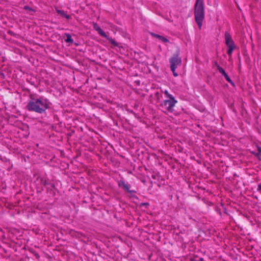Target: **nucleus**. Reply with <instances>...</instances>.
Masks as SVG:
<instances>
[{
  "label": "nucleus",
  "instance_id": "obj_15",
  "mask_svg": "<svg viewBox=\"0 0 261 261\" xmlns=\"http://www.w3.org/2000/svg\"><path fill=\"white\" fill-rule=\"evenodd\" d=\"M258 159L261 160V149H258V153L257 154Z\"/></svg>",
  "mask_w": 261,
  "mask_h": 261
},
{
  "label": "nucleus",
  "instance_id": "obj_12",
  "mask_svg": "<svg viewBox=\"0 0 261 261\" xmlns=\"http://www.w3.org/2000/svg\"><path fill=\"white\" fill-rule=\"evenodd\" d=\"M67 38L65 40L66 42L72 43L73 42V39L71 38V36L69 34H66Z\"/></svg>",
  "mask_w": 261,
  "mask_h": 261
},
{
  "label": "nucleus",
  "instance_id": "obj_1",
  "mask_svg": "<svg viewBox=\"0 0 261 261\" xmlns=\"http://www.w3.org/2000/svg\"><path fill=\"white\" fill-rule=\"evenodd\" d=\"M50 105L47 99L40 97L30 101L27 105V108L29 111L42 113L49 108Z\"/></svg>",
  "mask_w": 261,
  "mask_h": 261
},
{
  "label": "nucleus",
  "instance_id": "obj_17",
  "mask_svg": "<svg viewBox=\"0 0 261 261\" xmlns=\"http://www.w3.org/2000/svg\"><path fill=\"white\" fill-rule=\"evenodd\" d=\"M4 74L0 72V79H4Z\"/></svg>",
  "mask_w": 261,
  "mask_h": 261
},
{
  "label": "nucleus",
  "instance_id": "obj_3",
  "mask_svg": "<svg viewBox=\"0 0 261 261\" xmlns=\"http://www.w3.org/2000/svg\"><path fill=\"white\" fill-rule=\"evenodd\" d=\"M170 68L173 72L174 76L176 77L178 74L175 72L176 69L181 64V59L178 55L174 56L170 58L169 60Z\"/></svg>",
  "mask_w": 261,
  "mask_h": 261
},
{
  "label": "nucleus",
  "instance_id": "obj_5",
  "mask_svg": "<svg viewBox=\"0 0 261 261\" xmlns=\"http://www.w3.org/2000/svg\"><path fill=\"white\" fill-rule=\"evenodd\" d=\"M225 43L228 47L227 53L228 55L231 56L236 46L230 35L228 32L225 33Z\"/></svg>",
  "mask_w": 261,
  "mask_h": 261
},
{
  "label": "nucleus",
  "instance_id": "obj_16",
  "mask_svg": "<svg viewBox=\"0 0 261 261\" xmlns=\"http://www.w3.org/2000/svg\"><path fill=\"white\" fill-rule=\"evenodd\" d=\"M257 190L258 191L261 192V184L258 185Z\"/></svg>",
  "mask_w": 261,
  "mask_h": 261
},
{
  "label": "nucleus",
  "instance_id": "obj_19",
  "mask_svg": "<svg viewBox=\"0 0 261 261\" xmlns=\"http://www.w3.org/2000/svg\"><path fill=\"white\" fill-rule=\"evenodd\" d=\"M28 8L27 7H25V9H28Z\"/></svg>",
  "mask_w": 261,
  "mask_h": 261
},
{
  "label": "nucleus",
  "instance_id": "obj_2",
  "mask_svg": "<svg viewBox=\"0 0 261 261\" xmlns=\"http://www.w3.org/2000/svg\"><path fill=\"white\" fill-rule=\"evenodd\" d=\"M194 16L199 29H201L204 17V4L203 0H197L195 5Z\"/></svg>",
  "mask_w": 261,
  "mask_h": 261
},
{
  "label": "nucleus",
  "instance_id": "obj_11",
  "mask_svg": "<svg viewBox=\"0 0 261 261\" xmlns=\"http://www.w3.org/2000/svg\"><path fill=\"white\" fill-rule=\"evenodd\" d=\"M105 38H106L107 39H108L110 41V43H111L112 44L114 45L115 46L118 45L116 42L112 38L109 37L108 36H107V37H105Z\"/></svg>",
  "mask_w": 261,
  "mask_h": 261
},
{
  "label": "nucleus",
  "instance_id": "obj_13",
  "mask_svg": "<svg viewBox=\"0 0 261 261\" xmlns=\"http://www.w3.org/2000/svg\"><path fill=\"white\" fill-rule=\"evenodd\" d=\"M218 70L222 74H223L224 76L225 75H226L227 73L225 72V71H224V70L221 68V67H218Z\"/></svg>",
  "mask_w": 261,
  "mask_h": 261
},
{
  "label": "nucleus",
  "instance_id": "obj_7",
  "mask_svg": "<svg viewBox=\"0 0 261 261\" xmlns=\"http://www.w3.org/2000/svg\"><path fill=\"white\" fill-rule=\"evenodd\" d=\"M119 186L122 185L123 187L127 191H129V185L125 183L124 181L121 180L119 183Z\"/></svg>",
  "mask_w": 261,
  "mask_h": 261
},
{
  "label": "nucleus",
  "instance_id": "obj_8",
  "mask_svg": "<svg viewBox=\"0 0 261 261\" xmlns=\"http://www.w3.org/2000/svg\"><path fill=\"white\" fill-rule=\"evenodd\" d=\"M152 35L156 38H158L159 39H160L161 41H162L163 42H167L168 41V39L165 38V37L160 36L159 35L157 34H152Z\"/></svg>",
  "mask_w": 261,
  "mask_h": 261
},
{
  "label": "nucleus",
  "instance_id": "obj_10",
  "mask_svg": "<svg viewBox=\"0 0 261 261\" xmlns=\"http://www.w3.org/2000/svg\"><path fill=\"white\" fill-rule=\"evenodd\" d=\"M161 92L165 94V97L167 98L173 96L172 95L170 94L169 93V92L168 91V90H162Z\"/></svg>",
  "mask_w": 261,
  "mask_h": 261
},
{
  "label": "nucleus",
  "instance_id": "obj_4",
  "mask_svg": "<svg viewBox=\"0 0 261 261\" xmlns=\"http://www.w3.org/2000/svg\"><path fill=\"white\" fill-rule=\"evenodd\" d=\"M177 103V101L175 99V97L173 96L163 100L161 103V106L166 110L171 111Z\"/></svg>",
  "mask_w": 261,
  "mask_h": 261
},
{
  "label": "nucleus",
  "instance_id": "obj_9",
  "mask_svg": "<svg viewBox=\"0 0 261 261\" xmlns=\"http://www.w3.org/2000/svg\"><path fill=\"white\" fill-rule=\"evenodd\" d=\"M57 12L60 14V15H61L62 16L66 18L67 19H69L70 17L69 15L66 14L64 11H61V10H57Z\"/></svg>",
  "mask_w": 261,
  "mask_h": 261
},
{
  "label": "nucleus",
  "instance_id": "obj_6",
  "mask_svg": "<svg viewBox=\"0 0 261 261\" xmlns=\"http://www.w3.org/2000/svg\"><path fill=\"white\" fill-rule=\"evenodd\" d=\"M93 28L98 33L100 36L103 37H107L106 34L102 30L100 27L96 23H93Z\"/></svg>",
  "mask_w": 261,
  "mask_h": 261
},
{
  "label": "nucleus",
  "instance_id": "obj_14",
  "mask_svg": "<svg viewBox=\"0 0 261 261\" xmlns=\"http://www.w3.org/2000/svg\"><path fill=\"white\" fill-rule=\"evenodd\" d=\"M224 76L225 77L226 80L228 82L231 83L232 85H233V83H232V81L231 80V79H230V77L228 76V75L227 74L226 75H225Z\"/></svg>",
  "mask_w": 261,
  "mask_h": 261
},
{
  "label": "nucleus",
  "instance_id": "obj_18",
  "mask_svg": "<svg viewBox=\"0 0 261 261\" xmlns=\"http://www.w3.org/2000/svg\"><path fill=\"white\" fill-rule=\"evenodd\" d=\"M194 261H204V260H203V258H199V259H198V260H194Z\"/></svg>",
  "mask_w": 261,
  "mask_h": 261
}]
</instances>
